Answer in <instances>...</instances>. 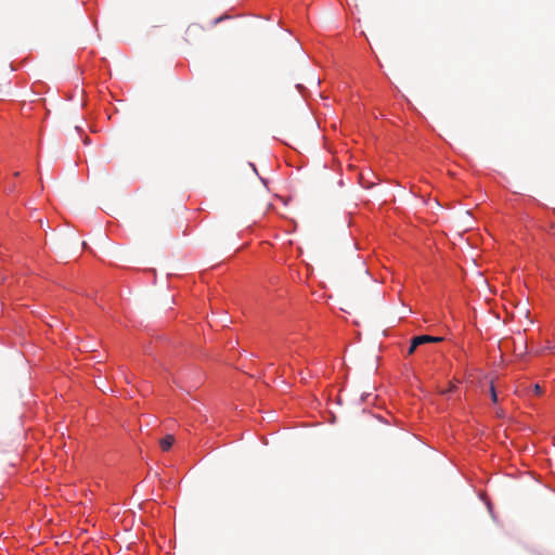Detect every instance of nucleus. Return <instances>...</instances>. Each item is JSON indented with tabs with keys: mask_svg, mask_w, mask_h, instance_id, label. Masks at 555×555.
<instances>
[{
	"mask_svg": "<svg viewBox=\"0 0 555 555\" xmlns=\"http://www.w3.org/2000/svg\"><path fill=\"white\" fill-rule=\"evenodd\" d=\"M442 340H443L442 337L429 336V335H421V336L414 337V346H421V345H424V344H427V343H439V341H442Z\"/></svg>",
	"mask_w": 555,
	"mask_h": 555,
	"instance_id": "1",
	"label": "nucleus"
},
{
	"mask_svg": "<svg viewBox=\"0 0 555 555\" xmlns=\"http://www.w3.org/2000/svg\"><path fill=\"white\" fill-rule=\"evenodd\" d=\"M202 31V27L198 24H192L186 29V40L194 38L196 35H199Z\"/></svg>",
	"mask_w": 555,
	"mask_h": 555,
	"instance_id": "2",
	"label": "nucleus"
},
{
	"mask_svg": "<svg viewBox=\"0 0 555 555\" xmlns=\"http://www.w3.org/2000/svg\"><path fill=\"white\" fill-rule=\"evenodd\" d=\"M175 442V437L172 435H167L165 438L160 439L159 446L163 451H168Z\"/></svg>",
	"mask_w": 555,
	"mask_h": 555,
	"instance_id": "3",
	"label": "nucleus"
},
{
	"mask_svg": "<svg viewBox=\"0 0 555 555\" xmlns=\"http://www.w3.org/2000/svg\"><path fill=\"white\" fill-rule=\"evenodd\" d=\"M490 393H491V399L493 402H496L498 401V395H496V391H495V388H494V385L491 383L490 385Z\"/></svg>",
	"mask_w": 555,
	"mask_h": 555,
	"instance_id": "4",
	"label": "nucleus"
},
{
	"mask_svg": "<svg viewBox=\"0 0 555 555\" xmlns=\"http://www.w3.org/2000/svg\"><path fill=\"white\" fill-rule=\"evenodd\" d=\"M418 346H414V338L412 339V343H411V346L408 350V356H411L412 353H414V351L416 350Z\"/></svg>",
	"mask_w": 555,
	"mask_h": 555,
	"instance_id": "5",
	"label": "nucleus"
},
{
	"mask_svg": "<svg viewBox=\"0 0 555 555\" xmlns=\"http://www.w3.org/2000/svg\"><path fill=\"white\" fill-rule=\"evenodd\" d=\"M534 392H535L537 395H540V393L542 392V389H541V387H540L539 385H535V386H534Z\"/></svg>",
	"mask_w": 555,
	"mask_h": 555,
	"instance_id": "6",
	"label": "nucleus"
},
{
	"mask_svg": "<svg viewBox=\"0 0 555 555\" xmlns=\"http://www.w3.org/2000/svg\"><path fill=\"white\" fill-rule=\"evenodd\" d=\"M222 18H223V17H219V18L215 20V21H214V24L219 23Z\"/></svg>",
	"mask_w": 555,
	"mask_h": 555,
	"instance_id": "7",
	"label": "nucleus"
},
{
	"mask_svg": "<svg viewBox=\"0 0 555 555\" xmlns=\"http://www.w3.org/2000/svg\"><path fill=\"white\" fill-rule=\"evenodd\" d=\"M454 386H449V389L448 391H451L453 389Z\"/></svg>",
	"mask_w": 555,
	"mask_h": 555,
	"instance_id": "8",
	"label": "nucleus"
}]
</instances>
